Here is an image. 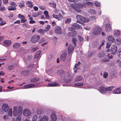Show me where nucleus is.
I'll return each mask as SVG.
<instances>
[{"instance_id":"obj_1","label":"nucleus","mask_w":121,"mask_h":121,"mask_svg":"<svg viewBox=\"0 0 121 121\" xmlns=\"http://www.w3.org/2000/svg\"><path fill=\"white\" fill-rule=\"evenodd\" d=\"M86 6V4L85 1H84L83 3H78L73 4L72 7L75 10L79 12H80L81 11L79 9L85 7Z\"/></svg>"},{"instance_id":"obj_2","label":"nucleus","mask_w":121,"mask_h":121,"mask_svg":"<svg viewBox=\"0 0 121 121\" xmlns=\"http://www.w3.org/2000/svg\"><path fill=\"white\" fill-rule=\"evenodd\" d=\"M13 109V114L14 116H19L22 114V108L21 107L19 106L18 107H14Z\"/></svg>"},{"instance_id":"obj_3","label":"nucleus","mask_w":121,"mask_h":121,"mask_svg":"<svg viewBox=\"0 0 121 121\" xmlns=\"http://www.w3.org/2000/svg\"><path fill=\"white\" fill-rule=\"evenodd\" d=\"M76 18L77 20V22L80 24L81 23V22H86L89 21V19L88 18H85L79 15H76Z\"/></svg>"},{"instance_id":"obj_4","label":"nucleus","mask_w":121,"mask_h":121,"mask_svg":"<svg viewBox=\"0 0 121 121\" xmlns=\"http://www.w3.org/2000/svg\"><path fill=\"white\" fill-rule=\"evenodd\" d=\"M101 30L98 26H96L94 28L92 32V34L95 35H97L100 33Z\"/></svg>"},{"instance_id":"obj_5","label":"nucleus","mask_w":121,"mask_h":121,"mask_svg":"<svg viewBox=\"0 0 121 121\" xmlns=\"http://www.w3.org/2000/svg\"><path fill=\"white\" fill-rule=\"evenodd\" d=\"M40 38L39 36L37 35H34L32 36L30 39L31 42L35 43L37 42Z\"/></svg>"},{"instance_id":"obj_6","label":"nucleus","mask_w":121,"mask_h":121,"mask_svg":"<svg viewBox=\"0 0 121 121\" xmlns=\"http://www.w3.org/2000/svg\"><path fill=\"white\" fill-rule=\"evenodd\" d=\"M117 48L116 45H112L111 48V51L112 54H115L117 52Z\"/></svg>"},{"instance_id":"obj_7","label":"nucleus","mask_w":121,"mask_h":121,"mask_svg":"<svg viewBox=\"0 0 121 121\" xmlns=\"http://www.w3.org/2000/svg\"><path fill=\"white\" fill-rule=\"evenodd\" d=\"M72 26L69 28V30L71 31H72L73 29H74L76 27L78 29H82V27L79 24H78L76 23H74L73 25Z\"/></svg>"},{"instance_id":"obj_8","label":"nucleus","mask_w":121,"mask_h":121,"mask_svg":"<svg viewBox=\"0 0 121 121\" xmlns=\"http://www.w3.org/2000/svg\"><path fill=\"white\" fill-rule=\"evenodd\" d=\"M35 85L34 84H31L27 85H24L22 87V89H28L29 88H33L35 87Z\"/></svg>"},{"instance_id":"obj_9","label":"nucleus","mask_w":121,"mask_h":121,"mask_svg":"<svg viewBox=\"0 0 121 121\" xmlns=\"http://www.w3.org/2000/svg\"><path fill=\"white\" fill-rule=\"evenodd\" d=\"M11 43V42L10 40H6L3 42V45L6 47H8L10 46Z\"/></svg>"},{"instance_id":"obj_10","label":"nucleus","mask_w":121,"mask_h":121,"mask_svg":"<svg viewBox=\"0 0 121 121\" xmlns=\"http://www.w3.org/2000/svg\"><path fill=\"white\" fill-rule=\"evenodd\" d=\"M23 113L24 116H28L31 114V112L29 109H26L23 110Z\"/></svg>"},{"instance_id":"obj_11","label":"nucleus","mask_w":121,"mask_h":121,"mask_svg":"<svg viewBox=\"0 0 121 121\" xmlns=\"http://www.w3.org/2000/svg\"><path fill=\"white\" fill-rule=\"evenodd\" d=\"M55 31L56 33L58 34H60L61 33V29L60 26H56L55 29Z\"/></svg>"},{"instance_id":"obj_12","label":"nucleus","mask_w":121,"mask_h":121,"mask_svg":"<svg viewBox=\"0 0 121 121\" xmlns=\"http://www.w3.org/2000/svg\"><path fill=\"white\" fill-rule=\"evenodd\" d=\"M98 90L99 92L102 94H105L106 93V88L103 87H99Z\"/></svg>"},{"instance_id":"obj_13","label":"nucleus","mask_w":121,"mask_h":121,"mask_svg":"<svg viewBox=\"0 0 121 121\" xmlns=\"http://www.w3.org/2000/svg\"><path fill=\"white\" fill-rule=\"evenodd\" d=\"M2 109L3 111L6 112H7L8 111L9 107L6 104H4L2 106Z\"/></svg>"},{"instance_id":"obj_14","label":"nucleus","mask_w":121,"mask_h":121,"mask_svg":"<svg viewBox=\"0 0 121 121\" xmlns=\"http://www.w3.org/2000/svg\"><path fill=\"white\" fill-rule=\"evenodd\" d=\"M74 48V47L73 46L71 45H69L68 48V53L70 54L73 51Z\"/></svg>"},{"instance_id":"obj_15","label":"nucleus","mask_w":121,"mask_h":121,"mask_svg":"<svg viewBox=\"0 0 121 121\" xmlns=\"http://www.w3.org/2000/svg\"><path fill=\"white\" fill-rule=\"evenodd\" d=\"M105 30L107 31H110L111 30V27L110 24L108 23L106 25Z\"/></svg>"},{"instance_id":"obj_16","label":"nucleus","mask_w":121,"mask_h":121,"mask_svg":"<svg viewBox=\"0 0 121 121\" xmlns=\"http://www.w3.org/2000/svg\"><path fill=\"white\" fill-rule=\"evenodd\" d=\"M51 117L52 121H56L57 120V117L55 113H53L51 114Z\"/></svg>"},{"instance_id":"obj_17","label":"nucleus","mask_w":121,"mask_h":121,"mask_svg":"<svg viewBox=\"0 0 121 121\" xmlns=\"http://www.w3.org/2000/svg\"><path fill=\"white\" fill-rule=\"evenodd\" d=\"M20 46V44L17 43H14L13 45V47L15 49H17L19 48Z\"/></svg>"},{"instance_id":"obj_18","label":"nucleus","mask_w":121,"mask_h":121,"mask_svg":"<svg viewBox=\"0 0 121 121\" xmlns=\"http://www.w3.org/2000/svg\"><path fill=\"white\" fill-rule=\"evenodd\" d=\"M57 73L58 74H60L61 76L64 75L65 76V72L63 70H61L58 71L57 72Z\"/></svg>"},{"instance_id":"obj_19","label":"nucleus","mask_w":121,"mask_h":121,"mask_svg":"<svg viewBox=\"0 0 121 121\" xmlns=\"http://www.w3.org/2000/svg\"><path fill=\"white\" fill-rule=\"evenodd\" d=\"M105 52L104 51H101L99 52L98 55V56L99 57H103L104 56L106 55Z\"/></svg>"},{"instance_id":"obj_20","label":"nucleus","mask_w":121,"mask_h":121,"mask_svg":"<svg viewBox=\"0 0 121 121\" xmlns=\"http://www.w3.org/2000/svg\"><path fill=\"white\" fill-rule=\"evenodd\" d=\"M26 5L30 8H32L33 6V3L31 1H27L26 2Z\"/></svg>"},{"instance_id":"obj_21","label":"nucleus","mask_w":121,"mask_h":121,"mask_svg":"<svg viewBox=\"0 0 121 121\" xmlns=\"http://www.w3.org/2000/svg\"><path fill=\"white\" fill-rule=\"evenodd\" d=\"M58 86V84L55 82L51 83L48 84V86Z\"/></svg>"},{"instance_id":"obj_22","label":"nucleus","mask_w":121,"mask_h":121,"mask_svg":"<svg viewBox=\"0 0 121 121\" xmlns=\"http://www.w3.org/2000/svg\"><path fill=\"white\" fill-rule=\"evenodd\" d=\"M48 117L46 116H44L41 118L39 120L40 121H48Z\"/></svg>"},{"instance_id":"obj_23","label":"nucleus","mask_w":121,"mask_h":121,"mask_svg":"<svg viewBox=\"0 0 121 121\" xmlns=\"http://www.w3.org/2000/svg\"><path fill=\"white\" fill-rule=\"evenodd\" d=\"M108 40L111 43L114 42L115 40L114 37L111 35H109L108 37Z\"/></svg>"},{"instance_id":"obj_24","label":"nucleus","mask_w":121,"mask_h":121,"mask_svg":"<svg viewBox=\"0 0 121 121\" xmlns=\"http://www.w3.org/2000/svg\"><path fill=\"white\" fill-rule=\"evenodd\" d=\"M66 54L65 53H64L62 54L60 57V59L63 61L65 60L66 59Z\"/></svg>"},{"instance_id":"obj_25","label":"nucleus","mask_w":121,"mask_h":121,"mask_svg":"<svg viewBox=\"0 0 121 121\" xmlns=\"http://www.w3.org/2000/svg\"><path fill=\"white\" fill-rule=\"evenodd\" d=\"M114 34L115 36L119 37L120 35V32L119 30H116L114 31Z\"/></svg>"},{"instance_id":"obj_26","label":"nucleus","mask_w":121,"mask_h":121,"mask_svg":"<svg viewBox=\"0 0 121 121\" xmlns=\"http://www.w3.org/2000/svg\"><path fill=\"white\" fill-rule=\"evenodd\" d=\"M39 79L38 78H35L33 76V77H32L30 79V81L31 82H36L39 80Z\"/></svg>"},{"instance_id":"obj_27","label":"nucleus","mask_w":121,"mask_h":121,"mask_svg":"<svg viewBox=\"0 0 121 121\" xmlns=\"http://www.w3.org/2000/svg\"><path fill=\"white\" fill-rule=\"evenodd\" d=\"M69 75L67 76H65V77L64 78H62L63 81L65 83L68 82H69V80L68 79V78L69 77Z\"/></svg>"},{"instance_id":"obj_28","label":"nucleus","mask_w":121,"mask_h":121,"mask_svg":"<svg viewBox=\"0 0 121 121\" xmlns=\"http://www.w3.org/2000/svg\"><path fill=\"white\" fill-rule=\"evenodd\" d=\"M82 79V77L81 76H78L76 77L75 79V81L76 82L80 81Z\"/></svg>"},{"instance_id":"obj_29","label":"nucleus","mask_w":121,"mask_h":121,"mask_svg":"<svg viewBox=\"0 0 121 121\" xmlns=\"http://www.w3.org/2000/svg\"><path fill=\"white\" fill-rule=\"evenodd\" d=\"M18 6L20 8H22L24 6V3L23 1L18 3Z\"/></svg>"},{"instance_id":"obj_30","label":"nucleus","mask_w":121,"mask_h":121,"mask_svg":"<svg viewBox=\"0 0 121 121\" xmlns=\"http://www.w3.org/2000/svg\"><path fill=\"white\" fill-rule=\"evenodd\" d=\"M8 9L9 11L14 10L16 9V8H15V7H13L12 6H10L8 7Z\"/></svg>"},{"instance_id":"obj_31","label":"nucleus","mask_w":121,"mask_h":121,"mask_svg":"<svg viewBox=\"0 0 121 121\" xmlns=\"http://www.w3.org/2000/svg\"><path fill=\"white\" fill-rule=\"evenodd\" d=\"M41 53V52L40 51H38L37 52L35 56V58H36L39 57L40 56Z\"/></svg>"},{"instance_id":"obj_32","label":"nucleus","mask_w":121,"mask_h":121,"mask_svg":"<svg viewBox=\"0 0 121 121\" xmlns=\"http://www.w3.org/2000/svg\"><path fill=\"white\" fill-rule=\"evenodd\" d=\"M52 16L53 17L55 18L58 20L60 21L61 20V19L58 17V15H57L55 14H53L52 15Z\"/></svg>"},{"instance_id":"obj_33","label":"nucleus","mask_w":121,"mask_h":121,"mask_svg":"<svg viewBox=\"0 0 121 121\" xmlns=\"http://www.w3.org/2000/svg\"><path fill=\"white\" fill-rule=\"evenodd\" d=\"M97 18L95 16H92L89 17V21L90 20L92 21H94L96 20Z\"/></svg>"},{"instance_id":"obj_34","label":"nucleus","mask_w":121,"mask_h":121,"mask_svg":"<svg viewBox=\"0 0 121 121\" xmlns=\"http://www.w3.org/2000/svg\"><path fill=\"white\" fill-rule=\"evenodd\" d=\"M89 12L91 14H94L96 13V12L94 10L91 9L89 10Z\"/></svg>"},{"instance_id":"obj_35","label":"nucleus","mask_w":121,"mask_h":121,"mask_svg":"<svg viewBox=\"0 0 121 121\" xmlns=\"http://www.w3.org/2000/svg\"><path fill=\"white\" fill-rule=\"evenodd\" d=\"M117 56L120 58H121V48L118 50L117 53Z\"/></svg>"},{"instance_id":"obj_36","label":"nucleus","mask_w":121,"mask_h":121,"mask_svg":"<svg viewBox=\"0 0 121 121\" xmlns=\"http://www.w3.org/2000/svg\"><path fill=\"white\" fill-rule=\"evenodd\" d=\"M83 85V82H80L78 83H75L74 85L75 87L77 86H82Z\"/></svg>"},{"instance_id":"obj_37","label":"nucleus","mask_w":121,"mask_h":121,"mask_svg":"<svg viewBox=\"0 0 121 121\" xmlns=\"http://www.w3.org/2000/svg\"><path fill=\"white\" fill-rule=\"evenodd\" d=\"M121 42V39L119 38H117L115 40V43L116 44H119Z\"/></svg>"},{"instance_id":"obj_38","label":"nucleus","mask_w":121,"mask_h":121,"mask_svg":"<svg viewBox=\"0 0 121 121\" xmlns=\"http://www.w3.org/2000/svg\"><path fill=\"white\" fill-rule=\"evenodd\" d=\"M37 117L36 115H34L33 117L32 121H37Z\"/></svg>"},{"instance_id":"obj_39","label":"nucleus","mask_w":121,"mask_h":121,"mask_svg":"<svg viewBox=\"0 0 121 121\" xmlns=\"http://www.w3.org/2000/svg\"><path fill=\"white\" fill-rule=\"evenodd\" d=\"M86 5H89L90 6H92L93 4V3L91 2L87 1V0L86 1Z\"/></svg>"},{"instance_id":"obj_40","label":"nucleus","mask_w":121,"mask_h":121,"mask_svg":"<svg viewBox=\"0 0 121 121\" xmlns=\"http://www.w3.org/2000/svg\"><path fill=\"white\" fill-rule=\"evenodd\" d=\"M45 32V31L44 30L42 29H40L38 31V32L39 33L42 34H44Z\"/></svg>"},{"instance_id":"obj_41","label":"nucleus","mask_w":121,"mask_h":121,"mask_svg":"<svg viewBox=\"0 0 121 121\" xmlns=\"http://www.w3.org/2000/svg\"><path fill=\"white\" fill-rule=\"evenodd\" d=\"M8 114L9 116H11L12 115V108H10L9 110Z\"/></svg>"},{"instance_id":"obj_42","label":"nucleus","mask_w":121,"mask_h":121,"mask_svg":"<svg viewBox=\"0 0 121 121\" xmlns=\"http://www.w3.org/2000/svg\"><path fill=\"white\" fill-rule=\"evenodd\" d=\"M72 41L73 43L76 46L77 43V40L75 38H73L72 39Z\"/></svg>"},{"instance_id":"obj_43","label":"nucleus","mask_w":121,"mask_h":121,"mask_svg":"<svg viewBox=\"0 0 121 121\" xmlns=\"http://www.w3.org/2000/svg\"><path fill=\"white\" fill-rule=\"evenodd\" d=\"M1 0H0V10L1 11H3L5 10V8L4 6L1 7Z\"/></svg>"},{"instance_id":"obj_44","label":"nucleus","mask_w":121,"mask_h":121,"mask_svg":"<svg viewBox=\"0 0 121 121\" xmlns=\"http://www.w3.org/2000/svg\"><path fill=\"white\" fill-rule=\"evenodd\" d=\"M114 87L113 86H109L108 88H106V92L111 91Z\"/></svg>"},{"instance_id":"obj_45","label":"nucleus","mask_w":121,"mask_h":121,"mask_svg":"<svg viewBox=\"0 0 121 121\" xmlns=\"http://www.w3.org/2000/svg\"><path fill=\"white\" fill-rule=\"evenodd\" d=\"M10 4L11 6L13 7H15V8H16L17 6V5L16 4L13 2H11L10 3Z\"/></svg>"},{"instance_id":"obj_46","label":"nucleus","mask_w":121,"mask_h":121,"mask_svg":"<svg viewBox=\"0 0 121 121\" xmlns=\"http://www.w3.org/2000/svg\"><path fill=\"white\" fill-rule=\"evenodd\" d=\"M50 25H48L44 29L45 31L47 32L48 31L50 28Z\"/></svg>"},{"instance_id":"obj_47","label":"nucleus","mask_w":121,"mask_h":121,"mask_svg":"<svg viewBox=\"0 0 121 121\" xmlns=\"http://www.w3.org/2000/svg\"><path fill=\"white\" fill-rule=\"evenodd\" d=\"M77 35V33L76 31H74L73 32L72 34V35L73 37H76Z\"/></svg>"},{"instance_id":"obj_48","label":"nucleus","mask_w":121,"mask_h":121,"mask_svg":"<svg viewBox=\"0 0 121 121\" xmlns=\"http://www.w3.org/2000/svg\"><path fill=\"white\" fill-rule=\"evenodd\" d=\"M71 21V19L70 18H67L65 21V24H68Z\"/></svg>"},{"instance_id":"obj_49","label":"nucleus","mask_w":121,"mask_h":121,"mask_svg":"<svg viewBox=\"0 0 121 121\" xmlns=\"http://www.w3.org/2000/svg\"><path fill=\"white\" fill-rule=\"evenodd\" d=\"M27 21L25 17H24V18H22L21 20V22L22 23H24L26 22Z\"/></svg>"},{"instance_id":"obj_50","label":"nucleus","mask_w":121,"mask_h":121,"mask_svg":"<svg viewBox=\"0 0 121 121\" xmlns=\"http://www.w3.org/2000/svg\"><path fill=\"white\" fill-rule=\"evenodd\" d=\"M108 73L105 72H104V73L103 76L105 78H106L108 77Z\"/></svg>"},{"instance_id":"obj_51","label":"nucleus","mask_w":121,"mask_h":121,"mask_svg":"<svg viewBox=\"0 0 121 121\" xmlns=\"http://www.w3.org/2000/svg\"><path fill=\"white\" fill-rule=\"evenodd\" d=\"M117 88L114 90L112 92V93L114 94H118Z\"/></svg>"},{"instance_id":"obj_52","label":"nucleus","mask_w":121,"mask_h":121,"mask_svg":"<svg viewBox=\"0 0 121 121\" xmlns=\"http://www.w3.org/2000/svg\"><path fill=\"white\" fill-rule=\"evenodd\" d=\"M80 62H78V63L76 64L75 65V68L79 69V68L78 67V65H79L80 64Z\"/></svg>"},{"instance_id":"obj_53","label":"nucleus","mask_w":121,"mask_h":121,"mask_svg":"<svg viewBox=\"0 0 121 121\" xmlns=\"http://www.w3.org/2000/svg\"><path fill=\"white\" fill-rule=\"evenodd\" d=\"M52 40L56 44L57 42V39L56 37H55L52 38Z\"/></svg>"},{"instance_id":"obj_54","label":"nucleus","mask_w":121,"mask_h":121,"mask_svg":"<svg viewBox=\"0 0 121 121\" xmlns=\"http://www.w3.org/2000/svg\"><path fill=\"white\" fill-rule=\"evenodd\" d=\"M29 72L28 71H24L22 72V74L24 75H26Z\"/></svg>"},{"instance_id":"obj_55","label":"nucleus","mask_w":121,"mask_h":121,"mask_svg":"<svg viewBox=\"0 0 121 121\" xmlns=\"http://www.w3.org/2000/svg\"><path fill=\"white\" fill-rule=\"evenodd\" d=\"M42 113V111L40 109H38L37 111V113L38 114H40Z\"/></svg>"},{"instance_id":"obj_56","label":"nucleus","mask_w":121,"mask_h":121,"mask_svg":"<svg viewBox=\"0 0 121 121\" xmlns=\"http://www.w3.org/2000/svg\"><path fill=\"white\" fill-rule=\"evenodd\" d=\"M117 62L118 64L119 67H121V61H120V60L118 59L117 60Z\"/></svg>"},{"instance_id":"obj_57","label":"nucleus","mask_w":121,"mask_h":121,"mask_svg":"<svg viewBox=\"0 0 121 121\" xmlns=\"http://www.w3.org/2000/svg\"><path fill=\"white\" fill-rule=\"evenodd\" d=\"M111 45V43H107L106 44V47L107 48H109Z\"/></svg>"},{"instance_id":"obj_58","label":"nucleus","mask_w":121,"mask_h":121,"mask_svg":"<svg viewBox=\"0 0 121 121\" xmlns=\"http://www.w3.org/2000/svg\"><path fill=\"white\" fill-rule=\"evenodd\" d=\"M95 5L96 6H99L100 5V3L97 1H95L94 3Z\"/></svg>"},{"instance_id":"obj_59","label":"nucleus","mask_w":121,"mask_h":121,"mask_svg":"<svg viewBox=\"0 0 121 121\" xmlns=\"http://www.w3.org/2000/svg\"><path fill=\"white\" fill-rule=\"evenodd\" d=\"M88 57H90L92 56L93 54V53L92 52H91L88 53Z\"/></svg>"},{"instance_id":"obj_60","label":"nucleus","mask_w":121,"mask_h":121,"mask_svg":"<svg viewBox=\"0 0 121 121\" xmlns=\"http://www.w3.org/2000/svg\"><path fill=\"white\" fill-rule=\"evenodd\" d=\"M109 54L108 53H106V56H107V57H108L110 59H111L112 58V56H109Z\"/></svg>"},{"instance_id":"obj_61","label":"nucleus","mask_w":121,"mask_h":121,"mask_svg":"<svg viewBox=\"0 0 121 121\" xmlns=\"http://www.w3.org/2000/svg\"><path fill=\"white\" fill-rule=\"evenodd\" d=\"M38 48V47H35L32 50V52H34Z\"/></svg>"},{"instance_id":"obj_62","label":"nucleus","mask_w":121,"mask_h":121,"mask_svg":"<svg viewBox=\"0 0 121 121\" xmlns=\"http://www.w3.org/2000/svg\"><path fill=\"white\" fill-rule=\"evenodd\" d=\"M21 120V117L20 116H19L17 117L16 121H20Z\"/></svg>"},{"instance_id":"obj_63","label":"nucleus","mask_w":121,"mask_h":121,"mask_svg":"<svg viewBox=\"0 0 121 121\" xmlns=\"http://www.w3.org/2000/svg\"><path fill=\"white\" fill-rule=\"evenodd\" d=\"M39 8L41 9L44 10L45 9V7L44 6H40L39 7Z\"/></svg>"},{"instance_id":"obj_64","label":"nucleus","mask_w":121,"mask_h":121,"mask_svg":"<svg viewBox=\"0 0 121 121\" xmlns=\"http://www.w3.org/2000/svg\"><path fill=\"white\" fill-rule=\"evenodd\" d=\"M78 36L79 37L78 39L79 41H82L83 40V39L80 36Z\"/></svg>"}]
</instances>
